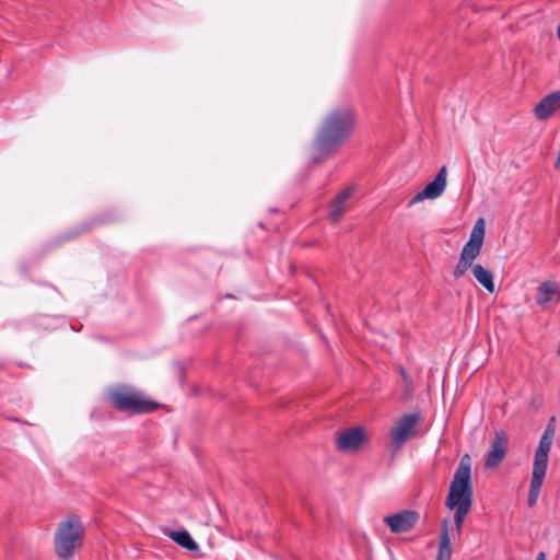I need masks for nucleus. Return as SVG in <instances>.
<instances>
[{"label": "nucleus", "mask_w": 560, "mask_h": 560, "mask_svg": "<svg viewBox=\"0 0 560 560\" xmlns=\"http://www.w3.org/2000/svg\"><path fill=\"white\" fill-rule=\"evenodd\" d=\"M170 538L175 541L180 547L189 550V551H198L199 546L191 538L190 534L187 530H172L168 534Z\"/></svg>", "instance_id": "dca6fc26"}, {"label": "nucleus", "mask_w": 560, "mask_h": 560, "mask_svg": "<svg viewBox=\"0 0 560 560\" xmlns=\"http://www.w3.org/2000/svg\"><path fill=\"white\" fill-rule=\"evenodd\" d=\"M447 184V168L446 166H442L438 174L435 175L434 179L425 185V187L417 192L412 199L408 202L407 207L410 208L413 205L421 202L425 199H436L440 197Z\"/></svg>", "instance_id": "0eeeda50"}, {"label": "nucleus", "mask_w": 560, "mask_h": 560, "mask_svg": "<svg viewBox=\"0 0 560 560\" xmlns=\"http://www.w3.org/2000/svg\"><path fill=\"white\" fill-rule=\"evenodd\" d=\"M436 560H452V545L447 520H443L442 522Z\"/></svg>", "instance_id": "4468645a"}, {"label": "nucleus", "mask_w": 560, "mask_h": 560, "mask_svg": "<svg viewBox=\"0 0 560 560\" xmlns=\"http://www.w3.org/2000/svg\"><path fill=\"white\" fill-rule=\"evenodd\" d=\"M472 487H471V459L465 454L454 474L450 485V491L445 500L447 509H471Z\"/></svg>", "instance_id": "7ed1b4c3"}, {"label": "nucleus", "mask_w": 560, "mask_h": 560, "mask_svg": "<svg viewBox=\"0 0 560 560\" xmlns=\"http://www.w3.org/2000/svg\"><path fill=\"white\" fill-rule=\"evenodd\" d=\"M508 443V434L502 430L497 431L490 450L486 455V468H495L500 465L506 456Z\"/></svg>", "instance_id": "6e6552de"}, {"label": "nucleus", "mask_w": 560, "mask_h": 560, "mask_svg": "<svg viewBox=\"0 0 560 560\" xmlns=\"http://www.w3.org/2000/svg\"><path fill=\"white\" fill-rule=\"evenodd\" d=\"M560 108V90L555 91L535 106L534 114L539 120H547Z\"/></svg>", "instance_id": "f8f14e48"}, {"label": "nucleus", "mask_w": 560, "mask_h": 560, "mask_svg": "<svg viewBox=\"0 0 560 560\" xmlns=\"http://www.w3.org/2000/svg\"><path fill=\"white\" fill-rule=\"evenodd\" d=\"M420 420L419 415H404L390 431V447L394 452L399 451L401 446L416 434V425Z\"/></svg>", "instance_id": "423d86ee"}, {"label": "nucleus", "mask_w": 560, "mask_h": 560, "mask_svg": "<svg viewBox=\"0 0 560 560\" xmlns=\"http://www.w3.org/2000/svg\"><path fill=\"white\" fill-rule=\"evenodd\" d=\"M556 300L560 301V285L556 281H545L537 288L536 303L546 307V305Z\"/></svg>", "instance_id": "ddd939ff"}, {"label": "nucleus", "mask_w": 560, "mask_h": 560, "mask_svg": "<svg viewBox=\"0 0 560 560\" xmlns=\"http://www.w3.org/2000/svg\"><path fill=\"white\" fill-rule=\"evenodd\" d=\"M110 401L120 411L143 413L153 411L158 404L147 399L140 392L122 386L110 392Z\"/></svg>", "instance_id": "39448f33"}, {"label": "nucleus", "mask_w": 560, "mask_h": 560, "mask_svg": "<svg viewBox=\"0 0 560 560\" xmlns=\"http://www.w3.org/2000/svg\"><path fill=\"white\" fill-rule=\"evenodd\" d=\"M418 520V513L409 510H405L399 513L384 517V522L395 534L410 530L411 528L415 527Z\"/></svg>", "instance_id": "1a4fd4ad"}, {"label": "nucleus", "mask_w": 560, "mask_h": 560, "mask_svg": "<svg viewBox=\"0 0 560 560\" xmlns=\"http://www.w3.org/2000/svg\"><path fill=\"white\" fill-rule=\"evenodd\" d=\"M472 275L475 279L489 292L493 293L494 282H493V275L492 272L482 267L480 264H476L472 266Z\"/></svg>", "instance_id": "2eb2a0df"}, {"label": "nucleus", "mask_w": 560, "mask_h": 560, "mask_svg": "<svg viewBox=\"0 0 560 560\" xmlns=\"http://www.w3.org/2000/svg\"><path fill=\"white\" fill-rule=\"evenodd\" d=\"M553 436L555 428L551 423H549L539 440L538 447L534 455L532 478L527 499L528 506L530 508L537 503L539 498L540 489L548 468L549 452L551 450Z\"/></svg>", "instance_id": "f03ea898"}, {"label": "nucleus", "mask_w": 560, "mask_h": 560, "mask_svg": "<svg viewBox=\"0 0 560 560\" xmlns=\"http://www.w3.org/2000/svg\"><path fill=\"white\" fill-rule=\"evenodd\" d=\"M366 441L365 431L361 427H354L342 431L337 438V446L340 451L349 452L358 450Z\"/></svg>", "instance_id": "9d476101"}, {"label": "nucleus", "mask_w": 560, "mask_h": 560, "mask_svg": "<svg viewBox=\"0 0 560 560\" xmlns=\"http://www.w3.org/2000/svg\"><path fill=\"white\" fill-rule=\"evenodd\" d=\"M454 512V524H455V530L459 535L462 532V527L464 524V521L469 513L470 509L465 508H458V509H450Z\"/></svg>", "instance_id": "6ab92c4d"}, {"label": "nucleus", "mask_w": 560, "mask_h": 560, "mask_svg": "<svg viewBox=\"0 0 560 560\" xmlns=\"http://www.w3.org/2000/svg\"><path fill=\"white\" fill-rule=\"evenodd\" d=\"M472 266H474L472 262L459 257L458 264L455 267L454 272H453L454 278L455 279L462 278L469 268L472 269Z\"/></svg>", "instance_id": "aec40b11"}, {"label": "nucleus", "mask_w": 560, "mask_h": 560, "mask_svg": "<svg viewBox=\"0 0 560 560\" xmlns=\"http://www.w3.org/2000/svg\"><path fill=\"white\" fill-rule=\"evenodd\" d=\"M84 527L77 515H70L58 524L55 534V552L61 560H69L82 545Z\"/></svg>", "instance_id": "20e7f679"}, {"label": "nucleus", "mask_w": 560, "mask_h": 560, "mask_svg": "<svg viewBox=\"0 0 560 560\" xmlns=\"http://www.w3.org/2000/svg\"><path fill=\"white\" fill-rule=\"evenodd\" d=\"M557 35H558V38L560 39V23H559V26H558V30H557Z\"/></svg>", "instance_id": "4be33fe9"}, {"label": "nucleus", "mask_w": 560, "mask_h": 560, "mask_svg": "<svg viewBox=\"0 0 560 560\" xmlns=\"http://www.w3.org/2000/svg\"><path fill=\"white\" fill-rule=\"evenodd\" d=\"M353 187L345 188L330 202L328 218L332 223H338L342 220L343 214L349 209V201L353 195Z\"/></svg>", "instance_id": "9b49d317"}, {"label": "nucleus", "mask_w": 560, "mask_h": 560, "mask_svg": "<svg viewBox=\"0 0 560 560\" xmlns=\"http://www.w3.org/2000/svg\"><path fill=\"white\" fill-rule=\"evenodd\" d=\"M354 121V112L348 106L332 109L327 114L315 140V148L320 158H327L337 152L351 136Z\"/></svg>", "instance_id": "f257e3e1"}, {"label": "nucleus", "mask_w": 560, "mask_h": 560, "mask_svg": "<svg viewBox=\"0 0 560 560\" xmlns=\"http://www.w3.org/2000/svg\"><path fill=\"white\" fill-rule=\"evenodd\" d=\"M536 560H546V555H545V552H542V551H541V552H539V553L537 555V557H536Z\"/></svg>", "instance_id": "412c9836"}, {"label": "nucleus", "mask_w": 560, "mask_h": 560, "mask_svg": "<svg viewBox=\"0 0 560 560\" xmlns=\"http://www.w3.org/2000/svg\"><path fill=\"white\" fill-rule=\"evenodd\" d=\"M481 245L479 244H476L475 241H468L463 249H462V253H460V256L462 258L470 261L474 264V260L479 256L480 254V250H481Z\"/></svg>", "instance_id": "f3484780"}, {"label": "nucleus", "mask_w": 560, "mask_h": 560, "mask_svg": "<svg viewBox=\"0 0 560 560\" xmlns=\"http://www.w3.org/2000/svg\"><path fill=\"white\" fill-rule=\"evenodd\" d=\"M483 237H485V221L482 218H480L472 228L469 241H475L476 244H479L482 246Z\"/></svg>", "instance_id": "a211bd4d"}]
</instances>
